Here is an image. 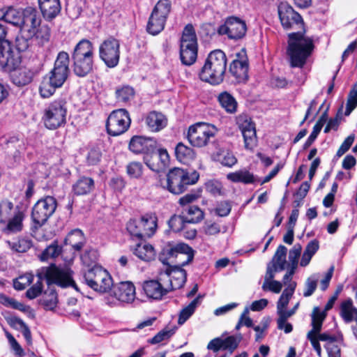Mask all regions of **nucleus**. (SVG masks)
Returning a JSON list of instances; mask_svg holds the SVG:
<instances>
[{
  "label": "nucleus",
  "instance_id": "9d476101",
  "mask_svg": "<svg viewBox=\"0 0 357 357\" xmlns=\"http://www.w3.org/2000/svg\"><path fill=\"white\" fill-rule=\"evenodd\" d=\"M171 10L169 0H160L155 6L147 23V31L152 35L160 33L165 27L168 15Z\"/></svg>",
  "mask_w": 357,
  "mask_h": 357
},
{
  "label": "nucleus",
  "instance_id": "a211bd4d",
  "mask_svg": "<svg viewBox=\"0 0 357 357\" xmlns=\"http://www.w3.org/2000/svg\"><path fill=\"white\" fill-rule=\"evenodd\" d=\"M237 123L243 137L245 149L253 150L257 142L255 123L246 115L238 116Z\"/></svg>",
  "mask_w": 357,
  "mask_h": 357
},
{
  "label": "nucleus",
  "instance_id": "20e7f679",
  "mask_svg": "<svg viewBox=\"0 0 357 357\" xmlns=\"http://www.w3.org/2000/svg\"><path fill=\"white\" fill-rule=\"evenodd\" d=\"M198 179L199 174L196 172L189 174L183 169L174 168L167 174L166 185L164 188L173 194H181L188 185L195 184Z\"/></svg>",
  "mask_w": 357,
  "mask_h": 357
},
{
  "label": "nucleus",
  "instance_id": "0eeeda50",
  "mask_svg": "<svg viewBox=\"0 0 357 357\" xmlns=\"http://www.w3.org/2000/svg\"><path fill=\"white\" fill-rule=\"evenodd\" d=\"M86 284L94 291L105 293L113 285L111 275L107 270L98 265H94L84 274Z\"/></svg>",
  "mask_w": 357,
  "mask_h": 357
},
{
  "label": "nucleus",
  "instance_id": "f03ea898",
  "mask_svg": "<svg viewBox=\"0 0 357 357\" xmlns=\"http://www.w3.org/2000/svg\"><path fill=\"white\" fill-rule=\"evenodd\" d=\"M227 68V57L220 50L212 51L207 56L199 73V78L213 85L220 84L224 79Z\"/></svg>",
  "mask_w": 357,
  "mask_h": 357
},
{
  "label": "nucleus",
  "instance_id": "2eb2a0df",
  "mask_svg": "<svg viewBox=\"0 0 357 357\" xmlns=\"http://www.w3.org/2000/svg\"><path fill=\"white\" fill-rule=\"evenodd\" d=\"M120 43L118 40L109 38L104 40L99 47L100 58L109 68L116 66L119 61Z\"/></svg>",
  "mask_w": 357,
  "mask_h": 357
},
{
  "label": "nucleus",
  "instance_id": "4d7b16f0",
  "mask_svg": "<svg viewBox=\"0 0 357 357\" xmlns=\"http://www.w3.org/2000/svg\"><path fill=\"white\" fill-rule=\"evenodd\" d=\"M357 107V82L352 86L348 95L345 115L349 116Z\"/></svg>",
  "mask_w": 357,
  "mask_h": 357
},
{
  "label": "nucleus",
  "instance_id": "6e6552de",
  "mask_svg": "<svg viewBox=\"0 0 357 357\" xmlns=\"http://www.w3.org/2000/svg\"><path fill=\"white\" fill-rule=\"evenodd\" d=\"M216 132L217 129L213 125L198 122L188 128L187 139L192 146L202 148L210 143Z\"/></svg>",
  "mask_w": 357,
  "mask_h": 357
},
{
  "label": "nucleus",
  "instance_id": "5fc2aeb1",
  "mask_svg": "<svg viewBox=\"0 0 357 357\" xmlns=\"http://www.w3.org/2000/svg\"><path fill=\"white\" fill-rule=\"evenodd\" d=\"M51 36L50 27L47 24H42L36 30L34 37L40 45L47 43Z\"/></svg>",
  "mask_w": 357,
  "mask_h": 357
},
{
  "label": "nucleus",
  "instance_id": "4c0bfd02",
  "mask_svg": "<svg viewBox=\"0 0 357 357\" xmlns=\"http://www.w3.org/2000/svg\"><path fill=\"white\" fill-rule=\"evenodd\" d=\"M202 296L198 295L186 307H183L178 316V324H183L195 312L196 308L201 304Z\"/></svg>",
  "mask_w": 357,
  "mask_h": 357
},
{
  "label": "nucleus",
  "instance_id": "f704fd0d",
  "mask_svg": "<svg viewBox=\"0 0 357 357\" xmlns=\"http://www.w3.org/2000/svg\"><path fill=\"white\" fill-rule=\"evenodd\" d=\"M133 254L139 259L144 261H150L154 259L155 257L153 247L146 243H138L133 250Z\"/></svg>",
  "mask_w": 357,
  "mask_h": 357
},
{
  "label": "nucleus",
  "instance_id": "2f4dec72",
  "mask_svg": "<svg viewBox=\"0 0 357 357\" xmlns=\"http://www.w3.org/2000/svg\"><path fill=\"white\" fill-rule=\"evenodd\" d=\"M20 58L14 52L3 50L0 47V67L4 71H10L20 64Z\"/></svg>",
  "mask_w": 357,
  "mask_h": 357
},
{
  "label": "nucleus",
  "instance_id": "473e14b6",
  "mask_svg": "<svg viewBox=\"0 0 357 357\" xmlns=\"http://www.w3.org/2000/svg\"><path fill=\"white\" fill-rule=\"evenodd\" d=\"M175 155L176 159L181 162L188 164L195 160L196 153L192 148L180 142L175 148Z\"/></svg>",
  "mask_w": 357,
  "mask_h": 357
},
{
  "label": "nucleus",
  "instance_id": "de8ad7c7",
  "mask_svg": "<svg viewBox=\"0 0 357 357\" xmlns=\"http://www.w3.org/2000/svg\"><path fill=\"white\" fill-rule=\"evenodd\" d=\"M40 303L47 310H53L57 303V295L55 290L49 286L40 299Z\"/></svg>",
  "mask_w": 357,
  "mask_h": 357
},
{
  "label": "nucleus",
  "instance_id": "c03bdc74",
  "mask_svg": "<svg viewBox=\"0 0 357 357\" xmlns=\"http://www.w3.org/2000/svg\"><path fill=\"white\" fill-rule=\"evenodd\" d=\"M296 287V282H290L284 289L277 303V310L286 309Z\"/></svg>",
  "mask_w": 357,
  "mask_h": 357
},
{
  "label": "nucleus",
  "instance_id": "4468645a",
  "mask_svg": "<svg viewBox=\"0 0 357 357\" xmlns=\"http://www.w3.org/2000/svg\"><path fill=\"white\" fill-rule=\"evenodd\" d=\"M69 55L66 52H60L53 69L46 75L56 86L61 87L66 81L69 73Z\"/></svg>",
  "mask_w": 357,
  "mask_h": 357
},
{
  "label": "nucleus",
  "instance_id": "cd10ccee",
  "mask_svg": "<svg viewBox=\"0 0 357 357\" xmlns=\"http://www.w3.org/2000/svg\"><path fill=\"white\" fill-rule=\"evenodd\" d=\"M146 124L152 132H159L167 124V119L161 112H151L146 117Z\"/></svg>",
  "mask_w": 357,
  "mask_h": 357
},
{
  "label": "nucleus",
  "instance_id": "3c124183",
  "mask_svg": "<svg viewBox=\"0 0 357 357\" xmlns=\"http://www.w3.org/2000/svg\"><path fill=\"white\" fill-rule=\"evenodd\" d=\"M215 159L225 166L231 167L234 165L237 159L234 154L227 150L220 149L215 154Z\"/></svg>",
  "mask_w": 357,
  "mask_h": 357
},
{
  "label": "nucleus",
  "instance_id": "7ed1b4c3",
  "mask_svg": "<svg viewBox=\"0 0 357 357\" xmlns=\"http://www.w3.org/2000/svg\"><path fill=\"white\" fill-rule=\"evenodd\" d=\"M288 44L287 52L291 66H303L313 48L312 40L301 32L291 33L289 34Z\"/></svg>",
  "mask_w": 357,
  "mask_h": 357
},
{
  "label": "nucleus",
  "instance_id": "4be33fe9",
  "mask_svg": "<svg viewBox=\"0 0 357 357\" xmlns=\"http://www.w3.org/2000/svg\"><path fill=\"white\" fill-rule=\"evenodd\" d=\"M160 272L167 276L166 284L170 287L169 292L183 287L186 282V271L178 266L166 267Z\"/></svg>",
  "mask_w": 357,
  "mask_h": 357
},
{
  "label": "nucleus",
  "instance_id": "58836bf2",
  "mask_svg": "<svg viewBox=\"0 0 357 357\" xmlns=\"http://www.w3.org/2000/svg\"><path fill=\"white\" fill-rule=\"evenodd\" d=\"M24 214L21 211L17 212L13 218L10 219L6 226L3 229L6 234H12L20 231L23 227Z\"/></svg>",
  "mask_w": 357,
  "mask_h": 357
},
{
  "label": "nucleus",
  "instance_id": "6e6d98bb",
  "mask_svg": "<svg viewBox=\"0 0 357 357\" xmlns=\"http://www.w3.org/2000/svg\"><path fill=\"white\" fill-rule=\"evenodd\" d=\"M9 247L15 252H25L32 246V241L28 238H20L15 242L7 241Z\"/></svg>",
  "mask_w": 357,
  "mask_h": 357
},
{
  "label": "nucleus",
  "instance_id": "bf43d9fd",
  "mask_svg": "<svg viewBox=\"0 0 357 357\" xmlns=\"http://www.w3.org/2000/svg\"><path fill=\"white\" fill-rule=\"evenodd\" d=\"M34 36H29L27 33H24L20 31V34L16 38V47L20 52H25L31 45V40Z\"/></svg>",
  "mask_w": 357,
  "mask_h": 357
},
{
  "label": "nucleus",
  "instance_id": "338daca9",
  "mask_svg": "<svg viewBox=\"0 0 357 357\" xmlns=\"http://www.w3.org/2000/svg\"><path fill=\"white\" fill-rule=\"evenodd\" d=\"M6 36L7 27L0 23V47H1L3 50H6V52H8V51L14 52L11 43L6 38Z\"/></svg>",
  "mask_w": 357,
  "mask_h": 357
},
{
  "label": "nucleus",
  "instance_id": "e2e57ef3",
  "mask_svg": "<svg viewBox=\"0 0 357 357\" xmlns=\"http://www.w3.org/2000/svg\"><path fill=\"white\" fill-rule=\"evenodd\" d=\"M186 221L183 215H174L169 220V226L174 232L184 229Z\"/></svg>",
  "mask_w": 357,
  "mask_h": 357
},
{
  "label": "nucleus",
  "instance_id": "f8f14e48",
  "mask_svg": "<svg viewBox=\"0 0 357 357\" xmlns=\"http://www.w3.org/2000/svg\"><path fill=\"white\" fill-rule=\"evenodd\" d=\"M131 119L129 113L125 109L113 111L109 115L106 128L107 133L112 136H119L126 132L130 128Z\"/></svg>",
  "mask_w": 357,
  "mask_h": 357
},
{
  "label": "nucleus",
  "instance_id": "f3484780",
  "mask_svg": "<svg viewBox=\"0 0 357 357\" xmlns=\"http://www.w3.org/2000/svg\"><path fill=\"white\" fill-rule=\"evenodd\" d=\"M167 276L160 272L157 280L144 282L143 289L146 295L151 298L158 300L169 293V286L167 285Z\"/></svg>",
  "mask_w": 357,
  "mask_h": 357
},
{
  "label": "nucleus",
  "instance_id": "680f3d73",
  "mask_svg": "<svg viewBox=\"0 0 357 357\" xmlns=\"http://www.w3.org/2000/svg\"><path fill=\"white\" fill-rule=\"evenodd\" d=\"M33 280L31 273H26L15 279L13 282L14 288L17 290H22L29 286Z\"/></svg>",
  "mask_w": 357,
  "mask_h": 357
},
{
  "label": "nucleus",
  "instance_id": "412c9836",
  "mask_svg": "<svg viewBox=\"0 0 357 357\" xmlns=\"http://www.w3.org/2000/svg\"><path fill=\"white\" fill-rule=\"evenodd\" d=\"M229 72L237 82H244L248 77V63L244 50L236 54V58L229 66Z\"/></svg>",
  "mask_w": 357,
  "mask_h": 357
},
{
  "label": "nucleus",
  "instance_id": "39448f33",
  "mask_svg": "<svg viewBox=\"0 0 357 357\" xmlns=\"http://www.w3.org/2000/svg\"><path fill=\"white\" fill-rule=\"evenodd\" d=\"M197 57V39L192 24H187L180 40V59L183 64L191 66Z\"/></svg>",
  "mask_w": 357,
  "mask_h": 357
},
{
  "label": "nucleus",
  "instance_id": "5701e85b",
  "mask_svg": "<svg viewBox=\"0 0 357 357\" xmlns=\"http://www.w3.org/2000/svg\"><path fill=\"white\" fill-rule=\"evenodd\" d=\"M112 294L120 302L130 303L135 298V287L131 282H121L114 286Z\"/></svg>",
  "mask_w": 357,
  "mask_h": 357
},
{
  "label": "nucleus",
  "instance_id": "603ef678",
  "mask_svg": "<svg viewBox=\"0 0 357 357\" xmlns=\"http://www.w3.org/2000/svg\"><path fill=\"white\" fill-rule=\"evenodd\" d=\"M243 339L241 333L237 335H231L225 338H222L223 350H227L230 354L233 353L238 347Z\"/></svg>",
  "mask_w": 357,
  "mask_h": 357
},
{
  "label": "nucleus",
  "instance_id": "423d86ee",
  "mask_svg": "<svg viewBox=\"0 0 357 357\" xmlns=\"http://www.w3.org/2000/svg\"><path fill=\"white\" fill-rule=\"evenodd\" d=\"M67 107L64 99L52 102L43 111V121L49 130H55L66 122Z\"/></svg>",
  "mask_w": 357,
  "mask_h": 357
},
{
  "label": "nucleus",
  "instance_id": "dca6fc26",
  "mask_svg": "<svg viewBox=\"0 0 357 357\" xmlns=\"http://www.w3.org/2000/svg\"><path fill=\"white\" fill-rule=\"evenodd\" d=\"M278 13L284 29L303 28V21L301 16L288 3H280L278 6Z\"/></svg>",
  "mask_w": 357,
  "mask_h": 357
},
{
  "label": "nucleus",
  "instance_id": "69168bd1",
  "mask_svg": "<svg viewBox=\"0 0 357 357\" xmlns=\"http://www.w3.org/2000/svg\"><path fill=\"white\" fill-rule=\"evenodd\" d=\"M13 208V204L8 200L0 202V222L5 223Z\"/></svg>",
  "mask_w": 357,
  "mask_h": 357
},
{
  "label": "nucleus",
  "instance_id": "0e129e2a",
  "mask_svg": "<svg viewBox=\"0 0 357 357\" xmlns=\"http://www.w3.org/2000/svg\"><path fill=\"white\" fill-rule=\"evenodd\" d=\"M134 90L130 86H123L116 91V97L119 101L126 102L132 98Z\"/></svg>",
  "mask_w": 357,
  "mask_h": 357
},
{
  "label": "nucleus",
  "instance_id": "7c9ffc66",
  "mask_svg": "<svg viewBox=\"0 0 357 357\" xmlns=\"http://www.w3.org/2000/svg\"><path fill=\"white\" fill-rule=\"evenodd\" d=\"M340 314L345 323L357 321V308L351 298L342 301L340 305Z\"/></svg>",
  "mask_w": 357,
  "mask_h": 357
},
{
  "label": "nucleus",
  "instance_id": "c756f323",
  "mask_svg": "<svg viewBox=\"0 0 357 357\" xmlns=\"http://www.w3.org/2000/svg\"><path fill=\"white\" fill-rule=\"evenodd\" d=\"M72 58L73 60V71L77 76L84 77L91 71L93 57Z\"/></svg>",
  "mask_w": 357,
  "mask_h": 357
},
{
  "label": "nucleus",
  "instance_id": "a18cd8bd",
  "mask_svg": "<svg viewBox=\"0 0 357 357\" xmlns=\"http://www.w3.org/2000/svg\"><path fill=\"white\" fill-rule=\"evenodd\" d=\"M218 101L221 106L229 113L236 110L237 103L234 97L227 92H222L218 96Z\"/></svg>",
  "mask_w": 357,
  "mask_h": 357
},
{
  "label": "nucleus",
  "instance_id": "c85d7f7f",
  "mask_svg": "<svg viewBox=\"0 0 357 357\" xmlns=\"http://www.w3.org/2000/svg\"><path fill=\"white\" fill-rule=\"evenodd\" d=\"M153 148V141L142 136H134L129 144L130 150L135 153H149Z\"/></svg>",
  "mask_w": 357,
  "mask_h": 357
},
{
  "label": "nucleus",
  "instance_id": "8fccbe9b",
  "mask_svg": "<svg viewBox=\"0 0 357 357\" xmlns=\"http://www.w3.org/2000/svg\"><path fill=\"white\" fill-rule=\"evenodd\" d=\"M326 317V311H321L318 307H314L312 313V329L310 331L319 333L321 328L322 323Z\"/></svg>",
  "mask_w": 357,
  "mask_h": 357
},
{
  "label": "nucleus",
  "instance_id": "c9c22d12",
  "mask_svg": "<svg viewBox=\"0 0 357 357\" xmlns=\"http://www.w3.org/2000/svg\"><path fill=\"white\" fill-rule=\"evenodd\" d=\"M94 188V181L89 177H82L73 185V190L77 195L90 193Z\"/></svg>",
  "mask_w": 357,
  "mask_h": 357
},
{
  "label": "nucleus",
  "instance_id": "b1692460",
  "mask_svg": "<svg viewBox=\"0 0 357 357\" xmlns=\"http://www.w3.org/2000/svg\"><path fill=\"white\" fill-rule=\"evenodd\" d=\"M319 340L326 342L324 347L327 351L328 357H341L340 346L343 341L341 334L331 335L324 333L319 335Z\"/></svg>",
  "mask_w": 357,
  "mask_h": 357
},
{
  "label": "nucleus",
  "instance_id": "13d9d810",
  "mask_svg": "<svg viewBox=\"0 0 357 357\" xmlns=\"http://www.w3.org/2000/svg\"><path fill=\"white\" fill-rule=\"evenodd\" d=\"M98 259V251L95 249H89L86 250L83 255L81 256V260L82 263L88 266L92 267L94 265H96V263Z\"/></svg>",
  "mask_w": 357,
  "mask_h": 357
},
{
  "label": "nucleus",
  "instance_id": "6ab92c4d",
  "mask_svg": "<svg viewBox=\"0 0 357 357\" xmlns=\"http://www.w3.org/2000/svg\"><path fill=\"white\" fill-rule=\"evenodd\" d=\"M245 22L235 17H229L225 24L220 26V34H226L229 38L238 40L242 38L246 33Z\"/></svg>",
  "mask_w": 357,
  "mask_h": 357
},
{
  "label": "nucleus",
  "instance_id": "052dcab7",
  "mask_svg": "<svg viewBox=\"0 0 357 357\" xmlns=\"http://www.w3.org/2000/svg\"><path fill=\"white\" fill-rule=\"evenodd\" d=\"M143 165L139 162H131L126 166V172L132 178H139L143 173Z\"/></svg>",
  "mask_w": 357,
  "mask_h": 357
},
{
  "label": "nucleus",
  "instance_id": "aec40b11",
  "mask_svg": "<svg viewBox=\"0 0 357 357\" xmlns=\"http://www.w3.org/2000/svg\"><path fill=\"white\" fill-rule=\"evenodd\" d=\"M41 25V17L38 11L28 7L24 10V17L20 26L21 31L29 36H34L35 31Z\"/></svg>",
  "mask_w": 357,
  "mask_h": 357
},
{
  "label": "nucleus",
  "instance_id": "f257e3e1",
  "mask_svg": "<svg viewBox=\"0 0 357 357\" xmlns=\"http://www.w3.org/2000/svg\"><path fill=\"white\" fill-rule=\"evenodd\" d=\"M38 280L26 292V297L33 299L42 292V281L46 280L49 286L56 284L61 287L75 286L72 279V272L68 268H59L54 264L48 267L42 268L37 273Z\"/></svg>",
  "mask_w": 357,
  "mask_h": 357
},
{
  "label": "nucleus",
  "instance_id": "bb28decb",
  "mask_svg": "<svg viewBox=\"0 0 357 357\" xmlns=\"http://www.w3.org/2000/svg\"><path fill=\"white\" fill-rule=\"evenodd\" d=\"M18 65L10 73L12 82L17 86H24L31 82L33 73L26 68H17Z\"/></svg>",
  "mask_w": 357,
  "mask_h": 357
},
{
  "label": "nucleus",
  "instance_id": "774afa93",
  "mask_svg": "<svg viewBox=\"0 0 357 357\" xmlns=\"http://www.w3.org/2000/svg\"><path fill=\"white\" fill-rule=\"evenodd\" d=\"M174 333V330L163 329L158 333L153 338L149 340L152 344L160 343L165 340H168Z\"/></svg>",
  "mask_w": 357,
  "mask_h": 357
},
{
  "label": "nucleus",
  "instance_id": "79ce46f5",
  "mask_svg": "<svg viewBox=\"0 0 357 357\" xmlns=\"http://www.w3.org/2000/svg\"><path fill=\"white\" fill-rule=\"evenodd\" d=\"M24 17V10L21 11L13 6H7L6 22L20 27Z\"/></svg>",
  "mask_w": 357,
  "mask_h": 357
},
{
  "label": "nucleus",
  "instance_id": "a878e982",
  "mask_svg": "<svg viewBox=\"0 0 357 357\" xmlns=\"http://www.w3.org/2000/svg\"><path fill=\"white\" fill-rule=\"evenodd\" d=\"M40 10L47 20L55 18L61 11L59 0H38Z\"/></svg>",
  "mask_w": 357,
  "mask_h": 357
},
{
  "label": "nucleus",
  "instance_id": "a19ab883",
  "mask_svg": "<svg viewBox=\"0 0 357 357\" xmlns=\"http://www.w3.org/2000/svg\"><path fill=\"white\" fill-rule=\"evenodd\" d=\"M287 251L285 246H278L272 261L275 271H282L285 268Z\"/></svg>",
  "mask_w": 357,
  "mask_h": 357
},
{
  "label": "nucleus",
  "instance_id": "ea45409f",
  "mask_svg": "<svg viewBox=\"0 0 357 357\" xmlns=\"http://www.w3.org/2000/svg\"><path fill=\"white\" fill-rule=\"evenodd\" d=\"M227 177L233 182H241L245 184L252 183L255 181L254 175L246 169H241L229 173Z\"/></svg>",
  "mask_w": 357,
  "mask_h": 357
},
{
  "label": "nucleus",
  "instance_id": "9b49d317",
  "mask_svg": "<svg viewBox=\"0 0 357 357\" xmlns=\"http://www.w3.org/2000/svg\"><path fill=\"white\" fill-rule=\"evenodd\" d=\"M185 255L186 259L180 262L179 266H183L192 261L194 257V250L188 244L184 243H167L162 249L160 260L165 264H168L167 260L173 263V259L181 257Z\"/></svg>",
  "mask_w": 357,
  "mask_h": 357
},
{
  "label": "nucleus",
  "instance_id": "393cba45",
  "mask_svg": "<svg viewBox=\"0 0 357 357\" xmlns=\"http://www.w3.org/2000/svg\"><path fill=\"white\" fill-rule=\"evenodd\" d=\"M152 158L154 160H159V162L150 160L149 155H144V162L149 169L155 172L164 169L167 166L169 160L167 150L162 149L158 150L156 152H152Z\"/></svg>",
  "mask_w": 357,
  "mask_h": 357
},
{
  "label": "nucleus",
  "instance_id": "864d4df0",
  "mask_svg": "<svg viewBox=\"0 0 357 357\" xmlns=\"http://www.w3.org/2000/svg\"><path fill=\"white\" fill-rule=\"evenodd\" d=\"M61 253V248L56 241H54L46 249H45V250L40 255V259L42 261H47L49 259H54L59 257Z\"/></svg>",
  "mask_w": 357,
  "mask_h": 357
},
{
  "label": "nucleus",
  "instance_id": "1a4fd4ad",
  "mask_svg": "<svg viewBox=\"0 0 357 357\" xmlns=\"http://www.w3.org/2000/svg\"><path fill=\"white\" fill-rule=\"evenodd\" d=\"M157 228V217L153 214H146L139 220H130L127 224V230L133 236L139 238L151 237Z\"/></svg>",
  "mask_w": 357,
  "mask_h": 357
},
{
  "label": "nucleus",
  "instance_id": "72a5a7b5",
  "mask_svg": "<svg viewBox=\"0 0 357 357\" xmlns=\"http://www.w3.org/2000/svg\"><path fill=\"white\" fill-rule=\"evenodd\" d=\"M86 243L83 232L80 229L71 231L65 238V243L70 245L75 251H79Z\"/></svg>",
  "mask_w": 357,
  "mask_h": 357
},
{
  "label": "nucleus",
  "instance_id": "ddd939ff",
  "mask_svg": "<svg viewBox=\"0 0 357 357\" xmlns=\"http://www.w3.org/2000/svg\"><path fill=\"white\" fill-rule=\"evenodd\" d=\"M56 208V201L51 196L38 200L33 207L31 218L33 222L42 226L53 215Z\"/></svg>",
  "mask_w": 357,
  "mask_h": 357
},
{
  "label": "nucleus",
  "instance_id": "37998d69",
  "mask_svg": "<svg viewBox=\"0 0 357 357\" xmlns=\"http://www.w3.org/2000/svg\"><path fill=\"white\" fill-rule=\"evenodd\" d=\"M319 248V241L316 239L307 243L301 260L300 264L301 266H306L310 263L312 256L317 252Z\"/></svg>",
  "mask_w": 357,
  "mask_h": 357
},
{
  "label": "nucleus",
  "instance_id": "e433bc0d",
  "mask_svg": "<svg viewBox=\"0 0 357 357\" xmlns=\"http://www.w3.org/2000/svg\"><path fill=\"white\" fill-rule=\"evenodd\" d=\"M72 57H93L92 43L86 39L81 40L75 46Z\"/></svg>",
  "mask_w": 357,
  "mask_h": 357
},
{
  "label": "nucleus",
  "instance_id": "49530a36",
  "mask_svg": "<svg viewBox=\"0 0 357 357\" xmlns=\"http://www.w3.org/2000/svg\"><path fill=\"white\" fill-rule=\"evenodd\" d=\"M183 216L187 223H197L203 220L204 213L199 207L191 206L183 213Z\"/></svg>",
  "mask_w": 357,
  "mask_h": 357
},
{
  "label": "nucleus",
  "instance_id": "09e8293b",
  "mask_svg": "<svg viewBox=\"0 0 357 357\" xmlns=\"http://www.w3.org/2000/svg\"><path fill=\"white\" fill-rule=\"evenodd\" d=\"M54 84L47 76L43 77L39 86V93L43 98L51 97L54 93L56 89L59 88Z\"/></svg>",
  "mask_w": 357,
  "mask_h": 357
}]
</instances>
